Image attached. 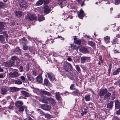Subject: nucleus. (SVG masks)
I'll return each instance as SVG.
<instances>
[{
	"mask_svg": "<svg viewBox=\"0 0 120 120\" xmlns=\"http://www.w3.org/2000/svg\"><path fill=\"white\" fill-rule=\"evenodd\" d=\"M37 94L41 96V98L39 99V101L43 103H45V91L42 90H38L37 91Z\"/></svg>",
	"mask_w": 120,
	"mask_h": 120,
	"instance_id": "f257e3e1",
	"label": "nucleus"
},
{
	"mask_svg": "<svg viewBox=\"0 0 120 120\" xmlns=\"http://www.w3.org/2000/svg\"><path fill=\"white\" fill-rule=\"evenodd\" d=\"M26 19L27 20L30 21L37 20V17L35 14H28L26 16Z\"/></svg>",
	"mask_w": 120,
	"mask_h": 120,
	"instance_id": "f03ea898",
	"label": "nucleus"
},
{
	"mask_svg": "<svg viewBox=\"0 0 120 120\" xmlns=\"http://www.w3.org/2000/svg\"><path fill=\"white\" fill-rule=\"evenodd\" d=\"M14 71L13 72H11L9 74V76L11 78H16L19 76L20 75L18 73V71L16 69H14Z\"/></svg>",
	"mask_w": 120,
	"mask_h": 120,
	"instance_id": "7ed1b4c3",
	"label": "nucleus"
},
{
	"mask_svg": "<svg viewBox=\"0 0 120 120\" xmlns=\"http://www.w3.org/2000/svg\"><path fill=\"white\" fill-rule=\"evenodd\" d=\"M19 4L21 8L26 9L28 7V4L25 0H20L19 1Z\"/></svg>",
	"mask_w": 120,
	"mask_h": 120,
	"instance_id": "20e7f679",
	"label": "nucleus"
},
{
	"mask_svg": "<svg viewBox=\"0 0 120 120\" xmlns=\"http://www.w3.org/2000/svg\"><path fill=\"white\" fill-rule=\"evenodd\" d=\"M48 101L51 104L52 106H54L56 104V102L53 98H46L45 97V103H48Z\"/></svg>",
	"mask_w": 120,
	"mask_h": 120,
	"instance_id": "39448f33",
	"label": "nucleus"
},
{
	"mask_svg": "<svg viewBox=\"0 0 120 120\" xmlns=\"http://www.w3.org/2000/svg\"><path fill=\"white\" fill-rule=\"evenodd\" d=\"M47 75L49 79L51 81H54L55 79V76L52 73H48Z\"/></svg>",
	"mask_w": 120,
	"mask_h": 120,
	"instance_id": "423d86ee",
	"label": "nucleus"
},
{
	"mask_svg": "<svg viewBox=\"0 0 120 120\" xmlns=\"http://www.w3.org/2000/svg\"><path fill=\"white\" fill-rule=\"evenodd\" d=\"M23 104V103L22 101H18L15 103V105L16 108H19Z\"/></svg>",
	"mask_w": 120,
	"mask_h": 120,
	"instance_id": "0eeeda50",
	"label": "nucleus"
},
{
	"mask_svg": "<svg viewBox=\"0 0 120 120\" xmlns=\"http://www.w3.org/2000/svg\"><path fill=\"white\" fill-rule=\"evenodd\" d=\"M107 92V90L106 89L101 90L98 93V94L101 97L103 96Z\"/></svg>",
	"mask_w": 120,
	"mask_h": 120,
	"instance_id": "6e6552de",
	"label": "nucleus"
},
{
	"mask_svg": "<svg viewBox=\"0 0 120 120\" xmlns=\"http://www.w3.org/2000/svg\"><path fill=\"white\" fill-rule=\"evenodd\" d=\"M80 51L82 52L85 53H88L89 51L88 49L86 47H81L79 48Z\"/></svg>",
	"mask_w": 120,
	"mask_h": 120,
	"instance_id": "1a4fd4ad",
	"label": "nucleus"
},
{
	"mask_svg": "<svg viewBox=\"0 0 120 120\" xmlns=\"http://www.w3.org/2000/svg\"><path fill=\"white\" fill-rule=\"evenodd\" d=\"M20 89L16 87H11L9 88V91L10 92L13 93L19 91Z\"/></svg>",
	"mask_w": 120,
	"mask_h": 120,
	"instance_id": "9d476101",
	"label": "nucleus"
},
{
	"mask_svg": "<svg viewBox=\"0 0 120 120\" xmlns=\"http://www.w3.org/2000/svg\"><path fill=\"white\" fill-rule=\"evenodd\" d=\"M62 16L63 17L64 16V18H63V19H64L68 18H70L71 19H72L73 18V16L71 15L69 13H64L62 15Z\"/></svg>",
	"mask_w": 120,
	"mask_h": 120,
	"instance_id": "9b49d317",
	"label": "nucleus"
},
{
	"mask_svg": "<svg viewBox=\"0 0 120 120\" xmlns=\"http://www.w3.org/2000/svg\"><path fill=\"white\" fill-rule=\"evenodd\" d=\"M13 65L12 62H11L10 60L8 62H7L4 63V66L8 68L11 67Z\"/></svg>",
	"mask_w": 120,
	"mask_h": 120,
	"instance_id": "f8f14e48",
	"label": "nucleus"
},
{
	"mask_svg": "<svg viewBox=\"0 0 120 120\" xmlns=\"http://www.w3.org/2000/svg\"><path fill=\"white\" fill-rule=\"evenodd\" d=\"M43 3L44 5L45 4V0H39L35 4V5L39 6L42 4Z\"/></svg>",
	"mask_w": 120,
	"mask_h": 120,
	"instance_id": "ddd939ff",
	"label": "nucleus"
},
{
	"mask_svg": "<svg viewBox=\"0 0 120 120\" xmlns=\"http://www.w3.org/2000/svg\"><path fill=\"white\" fill-rule=\"evenodd\" d=\"M14 52L16 54L19 55L21 54V50L19 47H16L15 49Z\"/></svg>",
	"mask_w": 120,
	"mask_h": 120,
	"instance_id": "4468645a",
	"label": "nucleus"
},
{
	"mask_svg": "<svg viewBox=\"0 0 120 120\" xmlns=\"http://www.w3.org/2000/svg\"><path fill=\"white\" fill-rule=\"evenodd\" d=\"M6 25V23L4 22H0V30H2L5 29L4 27Z\"/></svg>",
	"mask_w": 120,
	"mask_h": 120,
	"instance_id": "2eb2a0df",
	"label": "nucleus"
},
{
	"mask_svg": "<svg viewBox=\"0 0 120 120\" xmlns=\"http://www.w3.org/2000/svg\"><path fill=\"white\" fill-rule=\"evenodd\" d=\"M84 11L82 10H80L79 13L78 14V16L80 19H82L84 16Z\"/></svg>",
	"mask_w": 120,
	"mask_h": 120,
	"instance_id": "dca6fc26",
	"label": "nucleus"
},
{
	"mask_svg": "<svg viewBox=\"0 0 120 120\" xmlns=\"http://www.w3.org/2000/svg\"><path fill=\"white\" fill-rule=\"evenodd\" d=\"M120 109V102L118 100H116L115 102V109Z\"/></svg>",
	"mask_w": 120,
	"mask_h": 120,
	"instance_id": "f3484780",
	"label": "nucleus"
},
{
	"mask_svg": "<svg viewBox=\"0 0 120 120\" xmlns=\"http://www.w3.org/2000/svg\"><path fill=\"white\" fill-rule=\"evenodd\" d=\"M37 82H41L43 80L42 77L41 75L39 74L36 78Z\"/></svg>",
	"mask_w": 120,
	"mask_h": 120,
	"instance_id": "a211bd4d",
	"label": "nucleus"
},
{
	"mask_svg": "<svg viewBox=\"0 0 120 120\" xmlns=\"http://www.w3.org/2000/svg\"><path fill=\"white\" fill-rule=\"evenodd\" d=\"M18 58L16 56H13L11 58V59L10 60V61L12 62L13 64L14 65V63L16 62V61L17 60Z\"/></svg>",
	"mask_w": 120,
	"mask_h": 120,
	"instance_id": "6ab92c4d",
	"label": "nucleus"
},
{
	"mask_svg": "<svg viewBox=\"0 0 120 120\" xmlns=\"http://www.w3.org/2000/svg\"><path fill=\"white\" fill-rule=\"evenodd\" d=\"M90 58L85 56H82L81 58V62L82 63H83L85 62L87 60L89 59Z\"/></svg>",
	"mask_w": 120,
	"mask_h": 120,
	"instance_id": "aec40b11",
	"label": "nucleus"
},
{
	"mask_svg": "<svg viewBox=\"0 0 120 120\" xmlns=\"http://www.w3.org/2000/svg\"><path fill=\"white\" fill-rule=\"evenodd\" d=\"M21 93L24 96L27 97H29L30 96L29 94L25 91H22Z\"/></svg>",
	"mask_w": 120,
	"mask_h": 120,
	"instance_id": "412c9836",
	"label": "nucleus"
},
{
	"mask_svg": "<svg viewBox=\"0 0 120 120\" xmlns=\"http://www.w3.org/2000/svg\"><path fill=\"white\" fill-rule=\"evenodd\" d=\"M0 41L3 44H4L6 42L4 38L2 35H0Z\"/></svg>",
	"mask_w": 120,
	"mask_h": 120,
	"instance_id": "4be33fe9",
	"label": "nucleus"
},
{
	"mask_svg": "<svg viewBox=\"0 0 120 120\" xmlns=\"http://www.w3.org/2000/svg\"><path fill=\"white\" fill-rule=\"evenodd\" d=\"M111 95V93L108 92L105 95L104 98L105 100L109 99L110 96Z\"/></svg>",
	"mask_w": 120,
	"mask_h": 120,
	"instance_id": "5701e85b",
	"label": "nucleus"
},
{
	"mask_svg": "<svg viewBox=\"0 0 120 120\" xmlns=\"http://www.w3.org/2000/svg\"><path fill=\"white\" fill-rule=\"evenodd\" d=\"M1 94L3 95H5L7 93V89L5 88H2L1 89Z\"/></svg>",
	"mask_w": 120,
	"mask_h": 120,
	"instance_id": "b1692460",
	"label": "nucleus"
},
{
	"mask_svg": "<svg viewBox=\"0 0 120 120\" xmlns=\"http://www.w3.org/2000/svg\"><path fill=\"white\" fill-rule=\"evenodd\" d=\"M115 92H112V94H111V95L110 96L109 99L111 100H114L115 98Z\"/></svg>",
	"mask_w": 120,
	"mask_h": 120,
	"instance_id": "393cba45",
	"label": "nucleus"
},
{
	"mask_svg": "<svg viewBox=\"0 0 120 120\" xmlns=\"http://www.w3.org/2000/svg\"><path fill=\"white\" fill-rule=\"evenodd\" d=\"M21 40V41H22V43L23 45L26 44L28 43V41L26 39L24 38H21L20 39Z\"/></svg>",
	"mask_w": 120,
	"mask_h": 120,
	"instance_id": "a878e982",
	"label": "nucleus"
},
{
	"mask_svg": "<svg viewBox=\"0 0 120 120\" xmlns=\"http://www.w3.org/2000/svg\"><path fill=\"white\" fill-rule=\"evenodd\" d=\"M66 0H59L58 2V4L60 6L61 8H62V5L64 3V1Z\"/></svg>",
	"mask_w": 120,
	"mask_h": 120,
	"instance_id": "bb28decb",
	"label": "nucleus"
},
{
	"mask_svg": "<svg viewBox=\"0 0 120 120\" xmlns=\"http://www.w3.org/2000/svg\"><path fill=\"white\" fill-rule=\"evenodd\" d=\"M15 14L16 16L18 17H20L22 15V12L19 11H16Z\"/></svg>",
	"mask_w": 120,
	"mask_h": 120,
	"instance_id": "cd10ccee",
	"label": "nucleus"
},
{
	"mask_svg": "<svg viewBox=\"0 0 120 120\" xmlns=\"http://www.w3.org/2000/svg\"><path fill=\"white\" fill-rule=\"evenodd\" d=\"M27 77L29 80L31 81H34V78L31 75H29L27 76Z\"/></svg>",
	"mask_w": 120,
	"mask_h": 120,
	"instance_id": "c85d7f7f",
	"label": "nucleus"
},
{
	"mask_svg": "<svg viewBox=\"0 0 120 120\" xmlns=\"http://www.w3.org/2000/svg\"><path fill=\"white\" fill-rule=\"evenodd\" d=\"M45 19V17L43 15H39L38 16V20L39 22L42 21Z\"/></svg>",
	"mask_w": 120,
	"mask_h": 120,
	"instance_id": "c756f323",
	"label": "nucleus"
},
{
	"mask_svg": "<svg viewBox=\"0 0 120 120\" xmlns=\"http://www.w3.org/2000/svg\"><path fill=\"white\" fill-rule=\"evenodd\" d=\"M113 102L112 101H111L107 105V107L108 108H112Z\"/></svg>",
	"mask_w": 120,
	"mask_h": 120,
	"instance_id": "7c9ffc66",
	"label": "nucleus"
},
{
	"mask_svg": "<svg viewBox=\"0 0 120 120\" xmlns=\"http://www.w3.org/2000/svg\"><path fill=\"white\" fill-rule=\"evenodd\" d=\"M104 39L106 43H109L110 42V38L109 37H105Z\"/></svg>",
	"mask_w": 120,
	"mask_h": 120,
	"instance_id": "2f4dec72",
	"label": "nucleus"
},
{
	"mask_svg": "<svg viewBox=\"0 0 120 120\" xmlns=\"http://www.w3.org/2000/svg\"><path fill=\"white\" fill-rule=\"evenodd\" d=\"M88 44L92 47H94L95 46V44L92 41H89L88 42Z\"/></svg>",
	"mask_w": 120,
	"mask_h": 120,
	"instance_id": "473e14b6",
	"label": "nucleus"
},
{
	"mask_svg": "<svg viewBox=\"0 0 120 120\" xmlns=\"http://www.w3.org/2000/svg\"><path fill=\"white\" fill-rule=\"evenodd\" d=\"M51 11V10L49 8L48 6L45 5V14L48 13Z\"/></svg>",
	"mask_w": 120,
	"mask_h": 120,
	"instance_id": "72a5a7b5",
	"label": "nucleus"
},
{
	"mask_svg": "<svg viewBox=\"0 0 120 120\" xmlns=\"http://www.w3.org/2000/svg\"><path fill=\"white\" fill-rule=\"evenodd\" d=\"M24 110V106H21L19 108L18 110L20 112H23Z\"/></svg>",
	"mask_w": 120,
	"mask_h": 120,
	"instance_id": "f704fd0d",
	"label": "nucleus"
},
{
	"mask_svg": "<svg viewBox=\"0 0 120 120\" xmlns=\"http://www.w3.org/2000/svg\"><path fill=\"white\" fill-rule=\"evenodd\" d=\"M15 83L18 85H20L22 84V82L20 80H14Z\"/></svg>",
	"mask_w": 120,
	"mask_h": 120,
	"instance_id": "c9c22d12",
	"label": "nucleus"
},
{
	"mask_svg": "<svg viewBox=\"0 0 120 120\" xmlns=\"http://www.w3.org/2000/svg\"><path fill=\"white\" fill-rule=\"evenodd\" d=\"M56 98L58 100H59L60 99L61 97L59 93H56Z\"/></svg>",
	"mask_w": 120,
	"mask_h": 120,
	"instance_id": "e433bc0d",
	"label": "nucleus"
},
{
	"mask_svg": "<svg viewBox=\"0 0 120 120\" xmlns=\"http://www.w3.org/2000/svg\"><path fill=\"white\" fill-rule=\"evenodd\" d=\"M120 71V68H118L117 70L114 72L113 74V75H115L118 74Z\"/></svg>",
	"mask_w": 120,
	"mask_h": 120,
	"instance_id": "4c0bfd02",
	"label": "nucleus"
},
{
	"mask_svg": "<svg viewBox=\"0 0 120 120\" xmlns=\"http://www.w3.org/2000/svg\"><path fill=\"white\" fill-rule=\"evenodd\" d=\"M72 67L71 64H70L69 65V66H67V67L64 68L66 70V71H67L68 70H71L72 68Z\"/></svg>",
	"mask_w": 120,
	"mask_h": 120,
	"instance_id": "58836bf2",
	"label": "nucleus"
},
{
	"mask_svg": "<svg viewBox=\"0 0 120 120\" xmlns=\"http://www.w3.org/2000/svg\"><path fill=\"white\" fill-rule=\"evenodd\" d=\"M90 95H87L85 96V98L86 100V101H89L90 100Z\"/></svg>",
	"mask_w": 120,
	"mask_h": 120,
	"instance_id": "ea45409f",
	"label": "nucleus"
},
{
	"mask_svg": "<svg viewBox=\"0 0 120 120\" xmlns=\"http://www.w3.org/2000/svg\"><path fill=\"white\" fill-rule=\"evenodd\" d=\"M37 111L39 112V113L41 115V116H43L45 115L44 112L41 111V110L40 109H38L37 110Z\"/></svg>",
	"mask_w": 120,
	"mask_h": 120,
	"instance_id": "a19ab883",
	"label": "nucleus"
},
{
	"mask_svg": "<svg viewBox=\"0 0 120 120\" xmlns=\"http://www.w3.org/2000/svg\"><path fill=\"white\" fill-rule=\"evenodd\" d=\"M75 46H72V45H71V49H70V51H72L74 49H75L77 51L78 49L76 48L75 49Z\"/></svg>",
	"mask_w": 120,
	"mask_h": 120,
	"instance_id": "79ce46f5",
	"label": "nucleus"
},
{
	"mask_svg": "<svg viewBox=\"0 0 120 120\" xmlns=\"http://www.w3.org/2000/svg\"><path fill=\"white\" fill-rule=\"evenodd\" d=\"M74 42L76 44L80 45V44L81 42L80 40H78L74 41Z\"/></svg>",
	"mask_w": 120,
	"mask_h": 120,
	"instance_id": "37998d69",
	"label": "nucleus"
},
{
	"mask_svg": "<svg viewBox=\"0 0 120 120\" xmlns=\"http://www.w3.org/2000/svg\"><path fill=\"white\" fill-rule=\"evenodd\" d=\"M45 85L51 86H52V85L50 84L48 79H45Z\"/></svg>",
	"mask_w": 120,
	"mask_h": 120,
	"instance_id": "c03bdc74",
	"label": "nucleus"
},
{
	"mask_svg": "<svg viewBox=\"0 0 120 120\" xmlns=\"http://www.w3.org/2000/svg\"><path fill=\"white\" fill-rule=\"evenodd\" d=\"M28 48V47L26 44L23 45V49L25 50H26Z\"/></svg>",
	"mask_w": 120,
	"mask_h": 120,
	"instance_id": "a18cd8bd",
	"label": "nucleus"
},
{
	"mask_svg": "<svg viewBox=\"0 0 120 120\" xmlns=\"http://www.w3.org/2000/svg\"><path fill=\"white\" fill-rule=\"evenodd\" d=\"M45 117L49 119L52 118V116L48 114H45Z\"/></svg>",
	"mask_w": 120,
	"mask_h": 120,
	"instance_id": "49530a36",
	"label": "nucleus"
},
{
	"mask_svg": "<svg viewBox=\"0 0 120 120\" xmlns=\"http://www.w3.org/2000/svg\"><path fill=\"white\" fill-rule=\"evenodd\" d=\"M51 108V107L49 105H45V110H50Z\"/></svg>",
	"mask_w": 120,
	"mask_h": 120,
	"instance_id": "de8ad7c7",
	"label": "nucleus"
},
{
	"mask_svg": "<svg viewBox=\"0 0 120 120\" xmlns=\"http://www.w3.org/2000/svg\"><path fill=\"white\" fill-rule=\"evenodd\" d=\"M29 64H27L26 65L25 69L26 71H28L29 70Z\"/></svg>",
	"mask_w": 120,
	"mask_h": 120,
	"instance_id": "09e8293b",
	"label": "nucleus"
},
{
	"mask_svg": "<svg viewBox=\"0 0 120 120\" xmlns=\"http://www.w3.org/2000/svg\"><path fill=\"white\" fill-rule=\"evenodd\" d=\"M5 4L2 2H0V10L1 8L4 7Z\"/></svg>",
	"mask_w": 120,
	"mask_h": 120,
	"instance_id": "8fccbe9b",
	"label": "nucleus"
},
{
	"mask_svg": "<svg viewBox=\"0 0 120 120\" xmlns=\"http://www.w3.org/2000/svg\"><path fill=\"white\" fill-rule=\"evenodd\" d=\"M70 64L67 63V62H65L64 63V68L67 67V66H69V65Z\"/></svg>",
	"mask_w": 120,
	"mask_h": 120,
	"instance_id": "3c124183",
	"label": "nucleus"
},
{
	"mask_svg": "<svg viewBox=\"0 0 120 120\" xmlns=\"http://www.w3.org/2000/svg\"><path fill=\"white\" fill-rule=\"evenodd\" d=\"M109 67L108 69V71H109V73L110 74L111 69L112 67V65L111 64H109Z\"/></svg>",
	"mask_w": 120,
	"mask_h": 120,
	"instance_id": "603ef678",
	"label": "nucleus"
},
{
	"mask_svg": "<svg viewBox=\"0 0 120 120\" xmlns=\"http://www.w3.org/2000/svg\"><path fill=\"white\" fill-rule=\"evenodd\" d=\"M74 85L73 84H71L70 87V89L71 90H73L75 89V88H74Z\"/></svg>",
	"mask_w": 120,
	"mask_h": 120,
	"instance_id": "864d4df0",
	"label": "nucleus"
},
{
	"mask_svg": "<svg viewBox=\"0 0 120 120\" xmlns=\"http://www.w3.org/2000/svg\"><path fill=\"white\" fill-rule=\"evenodd\" d=\"M72 93H74L75 94L78 95L79 94V92L78 90H75L73 91Z\"/></svg>",
	"mask_w": 120,
	"mask_h": 120,
	"instance_id": "5fc2aeb1",
	"label": "nucleus"
},
{
	"mask_svg": "<svg viewBox=\"0 0 120 120\" xmlns=\"http://www.w3.org/2000/svg\"><path fill=\"white\" fill-rule=\"evenodd\" d=\"M120 3V0H115V4L118 5Z\"/></svg>",
	"mask_w": 120,
	"mask_h": 120,
	"instance_id": "6e6d98bb",
	"label": "nucleus"
},
{
	"mask_svg": "<svg viewBox=\"0 0 120 120\" xmlns=\"http://www.w3.org/2000/svg\"><path fill=\"white\" fill-rule=\"evenodd\" d=\"M32 73L33 75L35 76H36L38 74L36 71L33 70L32 71Z\"/></svg>",
	"mask_w": 120,
	"mask_h": 120,
	"instance_id": "4d7b16f0",
	"label": "nucleus"
},
{
	"mask_svg": "<svg viewBox=\"0 0 120 120\" xmlns=\"http://www.w3.org/2000/svg\"><path fill=\"white\" fill-rule=\"evenodd\" d=\"M19 69L20 72H22V71H23V67L22 66H20V67Z\"/></svg>",
	"mask_w": 120,
	"mask_h": 120,
	"instance_id": "13d9d810",
	"label": "nucleus"
},
{
	"mask_svg": "<svg viewBox=\"0 0 120 120\" xmlns=\"http://www.w3.org/2000/svg\"><path fill=\"white\" fill-rule=\"evenodd\" d=\"M76 68L78 71H79L80 70V69L79 66L78 65H76L75 66Z\"/></svg>",
	"mask_w": 120,
	"mask_h": 120,
	"instance_id": "bf43d9fd",
	"label": "nucleus"
},
{
	"mask_svg": "<svg viewBox=\"0 0 120 120\" xmlns=\"http://www.w3.org/2000/svg\"><path fill=\"white\" fill-rule=\"evenodd\" d=\"M45 94L48 95V96H51V94L49 92L45 91Z\"/></svg>",
	"mask_w": 120,
	"mask_h": 120,
	"instance_id": "052dcab7",
	"label": "nucleus"
},
{
	"mask_svg": "<svg viewBox=\"0 0 120 120\" xmlns=\"http://www.w3.org/2000/svg\"><path fill=\"white\" fill-rule=\"evenodd\" d=\"M20 77L21 79L23 81H24L25 79V78L23 76H21Z\"/></svg>",
	"mask_w": 120,
	"mask_h": 120,
	"instance_id": "680f3d73",
	"label": "nucleus"
},
{
	"mask_svg": "<svg viewBox=\"0 0 120 120\" xmlns=\"http://www.w3.org/2000/svg\"><path fill=\"white\" fill-rule=\"evenodd\" d=\"M41 107L42 109L44 110H45V104H44L41 105Z\"/></svg>",
	"mask_w": 120,
	"mask_h": 120,
	"instance_id": "e2e57ef3",
	"label": "nucleus"
},
{
	"mask_svg": "<svg viewBox=\"0 0 120 120\" xmlns=\"http://www.w3.org/2000/svg\"><path fill=\"white\" fill-rule=\"evenodd\" d=\"M16 65H20V64L19 63V61H17V60H16Z\"/></svg>",
	"mask_w": 120,
	"mask_h": 120,
	"instance_id": "0e129e2a",
	"label": "nucleus"
},
{
	"mask_svg": "<svg viewBox=\"0 0 120 120\" xmlns=\"http://www.w3.org/2000/svg\"><path fill=\"white\" fill-rule=\"evenodd\" d=\"M50 1V0H45V4H48Z\"/></svg>",
	"mask_w": 120,
	"mask_h": 120,
	"instance_id": "69168bd1",
	"label": "nucleus"
},
{
	"mask_svg": "<svg viewBox=\"0 0 120 120\" xmlns=\"http://www.w3.org/2000/svg\"><path fill=\"white\" fill-rule=\"evenodd\" d=\"M117 114H120V109L118 111H117L116 112Z\"/></svg>",
	"mask_w": 120,
	"mask_h": 120,
	"instance_id": "338daca9",
	"label": "nucleus"
},
{
	"mask_svg": "<svg viewBox=\"0 0 120 120\" xmlns=\"http://www.w3.org/2000/svg\"><path fill=\"white\" fill-rule=\"evenodd\" d=\"M28 120H34L30 116H28Z\"/></svg>",
	"mask_w": 120,
	"mask_h": 120,
	"instance_id": "774afa93",
	"label": "nucleus"
}]
</instances>
